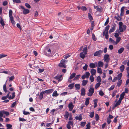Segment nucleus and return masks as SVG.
<instances>
[{"label":"nucleus","mask_w":129,"mask_h":129,"mask_svg":"<svg viewBox=\"0 0 129 129\" xmlns=\"http://www.w3.org/2000/svg\"><path fill=\"white\" fill-rule=\"evenodd\" d=\"M67 61L66 60L63 59H62L61 60L60 63L59 64L58 66L61 67L66 68V66L65 64V63Z\"/></svg>","instance_id":"f257e3e1"},{"label":"nucleus","mask_w":129,"mask_h":129,"mask_svg":"<svg viewBox=\"0 0 129 129\" xmlns=\"http://www.w3.org/2000/svg\"><path fill=\"white\" fill-rule=\"evenodd\" d=\"M87 93L88 96H92L94 92V89L92 87H90Z\"/></svg>","instance_id":"f03ea898"},{"label":"nucleus","mask_w":129,"mask_h":129,"mask_svg":"<svg viewBox=\"0 0 129 129\" xmlns=\"http://www.w3.org/2000/svg\"><path fill=\"white\" fill-rule=\"evenodd\" d=\"M94 7L95 9H96L97 11H99L100 13L102 12L103 11V8L99 6H94Z\"/></svg>","instance_id":"7ed1b4c3"},{"label":"nucleus","mask_w":129,"mask_h":129,"mask_svg":"<svg viewBox=\"0 0 129 129\" xmlns=\"http://www.w3.org/2000/svg\"><path fill=\"white\" fill-rule=\"evenodd\" d=\"M44 52L45 54L47 56H48L49 54H50L51 50L49 48H46L44 50Z\"/></svg>","instance_id":"20e7f679"},{"label":"nucleus","mask_w":129,"mask_h":129,"mask_svg":"<svg viewBox=\"0 0 129 129\" xmlns=\"http://www.w3.org/2000/svg\"><path fill=\"white\" fill-rule=\"evenodd\" d=\"M10 93V92L8 91V93L7 95L6 96L8 98V99L9 100L13 99L15 97V92H14L12 93V96H11V95L9 96V94Z\"/></svg>","instance_id":"39448f33"},{"label":"nucleus","mask_w":129,"mask_h":129,"mask_svg":"<svg viewBox=\"0 0 129 129\" xmlns=\"http://www.w3.org/2000/svg\"><path fill=\"white\" fill-rule=\"evenodd\" d=\"M20 8H21L23 10V12L24 14H26L29 13V10L28 9H25L23 6H21Z\"/></svg>","instance_id":"423d86ee"},{"label":"nucleus","mask_w":129,"mask_h":129,"mask_svg":"<svg viewBox=\"0 0 129 129\" xmlns=\"http://www.w3.org/2000/svg\"><path fill=\"white\" fill-rule=\"evenodd\" d=\"M104 59L105 61L108 62L110 60L109 55L108 54H105L104 57Z\"/></svg>","instance_id":"0eeeda50"},{"label":"nucleus","mask_w":129,"mask_h":129,"mask_svg":"<svg viewBox=\"0 0 129 129\" xmlns=\"http://www.w3.org/2000/svg\"><path fill=\"white\" fill-rule=\"evenodd\" d=\"M103 52L102 50H100L99 51H97L95 52L93 54L94 56H99Z\"/></svg>","instance_id":"6e6552de"},{"label":"nucleus","mask_w":129,"mask_h":129,"mask_svg":"<svg viewBox=\"0 0 129 129\" xmlns=\"http://www.w3.org/2000/svg\"><path fill=\"white\" fill-rule=\"evenodd\" d=\"M97 65V62L94 63H91L90 64L89 66L91 68H93L96 67Z\"/></svg>","instance_id":"1a4fd4ad"},{"label":"nucleus","mask_w":129,"mask_h":129,"mask_svg":"<svg viewBox=\"0 0 129 129\" xmlns=\"http://www.w3.org/2000/svg\"><path fill=\"white\" fill-rule=\"evenodd\" d=\"M74 106L73 105L72 102H71L69 103L68 105V107L70 111H71L73 109Z\"/></svg>","instance_id":"9d476101"},{"label":"nucleus","mask_w":129,"mask_h":129,"mask_svg":"<svg viewBox=\"0 0 129 129\" xmlns=\"http://www.w3.org/2000/svg\"><path fill=\"white\" fill-rule=\"evenodd\" d=\"M110 26L108 25L105 27V30L103 32V36H104L105 33H108V30L109 29Z\"/></svg>","instance_id":"9b49d317"},{"label":"nucleus","mask_w":129,"mask_h":129,"mask_svg":"<svg viewBox=\"0 0 129 129\" xmlns=\"http://www.w3.org/2000/svg\"><path fill=\"white\" fill-rule=\"evenodd\" d=\"M81 95L84 96L85 94L86 91L85 89L84 88H82L81 89Z\"/></svg>","instance_id":"f8f14e48"},{"label":"nucleus","mask_w":129,"mask_h":129,"mask_svg":"<svg viewBox=\"0 0 129 129\" xmlns=\"http://www.w3.org/2000/svg\"><path fill=\"white\" fill-rule=\"evenodd\" d=\"M125 95V92H123L120 95V97L119 98V100L121 101L124 98V96Z\"/></svg>","instance_id":"ddd939ff"},{"label":"nucleus","mask_w":129,"mask_h":129,"mask_svg":"<svg viewBox=\"0 0 129 129\" xmlns=\"http://www.w3.org/2000/svg\"><path fill=\"white\" fill-rule=\"evenodd\" d=\"M116 25L115 24H114L112 28L109 31V33H111L113 32L115 30V29Z\"/></svg>","instance_id":"4468645a"},{"label":"nucleus","mask_w":129,"mask_h":129,"mask_svg":"<svg viewBox=\"0 0 129 129\" xmlns=\"http://www.w3.org/2000/svg\"><path fill=\"white\" fill-rule=\"evenodd\" d=\"M90 72L91 74V75L94 76L95 75L96 70L95 69H92L91 70Z\"/></svg>","instance_id":"2eb2a0df"},{"label":"nucleus","mask_w":129,"mask_h":129,"mask_svg":"<svg viewBox=\"0 0 129 129\" xmlns=\"http://www.w3.org/2000/svg\"><path fill=\"white\" fill-rule=\"evenodd\" d=\"M62 77V75H60L55 76L54 77V78L55 79L58 80L59 81H60L62 80V79H61V78Z\"/></svg>","instance_id":"dca6fc26"},{"label":"nucleus","mask_w":129,"mask_h":129,"mask_svg":"<svg viewBox=\"0 0 129 129\" xmlns=\"http://www.w3.org/2000/svg\"><path fill=\"white\" fill-rule=\"evenodd\" d=\"M75 118L76 120H79L80 121L82 119V118L81 115V114H80L78 116H76Z\"/></svg>","instance_id":"f3484780"},{"label":"nucleus","mask_w":129,"mask_h":129,"mask_svg":"<svg viewBox=\"0 0 129 129\" xmlns=\"http://www.w3.org/2000/svg\"><path fill=\"white\" fill-rule=\"evenodd\" d=\"M121 101L119 100L116 102V103L115 104L113 108V109L117 106H118L120 105L121 103Z\"/></svg>","instance_id":"a211bd4d"},{"label":"nucleus","mask_w":129,"mask_h":129,"mask_svg":"<svg viewBox=\"0 0 129 129\" xmlns=\"http://www.w3.org/2000/svg\"><path fill=\"white\" fill-rule=\"evenodd\" d=\"M53 89H50L46 90L44 91H43L44 93H49L52 92L53 91Z\"/></svg>","instance_id":"6ab92c4d"},{"label":"nucleus","mask_w":129,"mask_h":129,"mask_svg":"<svg viewBox=\"0 0 129 129\" xmlns=\"http://www.w3.org/2000/svg\"><path fill=\"white\" fill-rule=\"evenodd\" d=\"M10 18V20L11 21V23H12L13 25H15V22L14 21V18L12 16H11L9 17Z\"/></svg>","instance_id":"aec40b11"},{"label":"nucleus","mask_w":129,"mask_h":129,"mask_svg":"<svg viewBox=\"0 0 129 129\" xmlns=\"http://www.w3.org/2000/svg\"><path fill=\"white\" fill-rule=\"evenodd\" d=\"M82 51L85 54H87V47H84Z\"/></svg>","instance_id":"412c9836"},{"label":"nucleus","mask_w":129,"mask_h":129,"mask_svg":"<svg viewBox=\"0 0 129 129\" xmlns=\"http://www.w3.org/2000/svg\"><path fill=\"white\" fill-rule=\"evenodd\" d=\"M88 82V80H83L82 81V85L83 86H85L87 83Z\"/></svg>","instance_id":"4be33fe9"},{"label":"nucleus","mask_w":129,"mask_h":129,"mask_svg":"<svg viewBox=\"0 0 129 129\" xmlns=\"http://www.w3.org/2000/svg\"><path fill=\"white\" fill-rule=\"evenodd\" d=\"M75 87L76 90H79L80 88V85L79 84H76L75 85Z\"/></svg>","instance_id":"5701e85b"},{"label":"nucleus","mask_w":129,"mask_h":129,"mask_svg":"<svg viewBox=\"0 0 129 129\" xmlns=\"http://www.w3.org/2000/svg\"><path fill=\"white\" fill-rule=\"evenodd\" d=\"M44 93L43 91L41 92L40 93V94L39 97V99L40 100H42L43 96V94H44Z\"/></svg>","instance_id":"b1692460"},{"label":"nucleus","mask_w":129,"mask_h":129,"mask_svg":"<svg viewBox=\"0 0 129 129\" xmlns=\"http://www.w3.org/2000/svg\"><path fill=\"white\" fill-rule=\"evenodd\" d=\"M121 40V38L119 37L117 38L116 40V41H115V45H116Z\"/></svg>","instance_id":"393cba45"},{"label":"nucleus","mask_w":129,"mask_h":129,"mask_svg":"<svg viewBox=\"0 0 129 129\" xmlns=\"http://www.w3.org/2000/svg\"><path fill=\"white\" fill-rule=\"evenodd\" d=\"M124 50V48L123 47H121L118 50V52L119 54L121 53Z\"/></svg>","instance_id":"a878e982"},{"label":"nucleus","mask_w":129,"mask_h":129,"mask_svg":"<svg viewBox=\"0 0 129 129\" xmlns=\"http://www.w3.org/2000/svg\"><path fill=\"white\" fill-rule=\"evenodd\" d=\"M98 65L99 67H101L103 66L104 64L102 61H99L98 62Z\"/></svg>","instance_id":"bb28decb"},{"label":"nucleus","mask_w":129,"mask_h":129,"mask_svg":"<svg viewBox=\"0 0 129 129\" xmlns=\"http://www.w3.org/2000/svg\"><path fill=\"white\" fill-rule=\"evenodd\" d=\"M58 95V94L57 93V92L55 90L54 91L52 94V96H57Z\"/></svg>","instance_id":"cd10ccee"},{"label":"nucleus","mask_w":129,"mask_h":129,"mask_svg":"<svg viewBox=\"0 0 129 129\" xmlns=\"http://www.w3.org/2000/svg\"><path fill=\"white\" fill-rule=\"evenodd\" d=\"M90 99V98H86V101L85 102V105H86L87 106L89 104V100Z\"/></svg>","instance_id":"c85d7f7f"},{"label":"nucleus","mask_w":129,"mask_h":129,"mask_svg":"<svg viewBox=\"0 0 129 129\" xmlns=\"http://www.w3.org/2000/svg\"><path fill=\"white\" fill-rule=\"evenodd\" d=\"M1 20H0V23L2 25L3 27H4L5 25L3 19L1 17Z\"/></svg>","instance_id":"c756f323"},{"label":"nucleus","mask_w":129,"mask_h":129,"mask_svg":"<svg viewBox=\"0 0 129 129\" xmlns=\"http://www.w3.org/2000/svg\"><path fill=\"white\" fill-rule=\"evenodd\" d=\"M80 76V75H77L75 77L74 79L73 80H78L79 79V78Z\"/></svg>","instance_id":"7c9ffc66"},{"label":"nucleus","mask_w":129,"mask_h":129,"mask_svg":"<svg viewBox=\"0 0 129 129\" xmlns=\"http://www.w3.org/2000/svg\"><path fill=\"white\" fill-rule=\"evenodd\" d=\"M88 17L90 21H91L93 20V18L90 13L88 14Z\"/></svg>","instance_id":"2f4dec72"},{"label":"nucleus","mask_w":129,"mask_h":129,"mask_svg":"<svg viewBox=\"0 0 129 129\" xmlns=\"http://www.w3.org/2000/svg\"><path fill=\"white\" fill-rule=\"evenodd\" d=\"M124 66L123 65L121 66L120 67V69L121 72H122L124 71Z\"/></svg>","instance_id":"473e14b6"},{"label":"nucleus","mask_w":129,"mask_h":129,"mask_svg":"<svg viewBox=\"0 0 129 129\" xmlns=\"http://www.w3.org/2000/svg\"><path fill=\"white\" fill-rule=\"evenodd\" d=\"M85 54H83L82 52L80 53V57L83 59L84 58L85 56Z\"/></svg>","instance_id":"72a5a7b5"},{"label":"nucleus","mask_w":129,"mask_h":129,"mask_svg":"<svg viewBox=\"0 0 129 129\" xmlns=\"http://www.w3.org/2000/svg\"><path fill=\"white\" fill-rule=\"evenodd\" d=\"M97 71L100 74L102 73V70L100 68H98L97 69Z\"/></svg>","instance_id":"f704fd0d"},{"label":"nucleus","mask_w":129,"mask_h":129,"mask_svg":"<svg viewBox=\"0 0 129 129\" xmlns=\"http://www.w3.org/2000/svg\"><path fill=\"white\" fill-rule=\"evenodd\" d=\"M7 81L6 82V83L3 85V90L5 92H7V87L6 85V83Z\"/></svg>","instance_id":"c9c22d12"},{"label":"nucleus","mask_w":129,"mask_h":129,"mask_svg":"<svg viewBox=\"0 0 129 129\" xmlns=\"http://www.w3.org/2000/svg\"><path fill=\"white\" fill-rule=\"evenodd\" d=\"M75 73H73L71 74L69 78L70 79H72L76 75Z\"/></svg>","instance_id":"e433bc0d"},{"label":"nucleus","mask_w":129,"mask_h":129,"mask_svg":"<svg viewBox=\"0 0 129 129\" xmlns=\"http://www.w3.org/2000/svg\"><path fill=\"white\" fill-rule=\"evenodd\" d=\"M109 42H110L111 43L115 45V41H114L111 38H110L109 39Z\"/></svg>","instance_id":"4c0bfd02"},{"label":"nucleus","mask_w":129,"mask_h":129,"mask_svg":"<svg viewBox=\"0 0 129 129\" xmlns=\"http://www.w3.org/2000/svg\"><path fill=\"white\" fill-rule=\"evenodd\" d=\"M86 77V78H88L90 75V73L88 72H86L85 73V75Z\"/></svg>","instance_id":"58836bf2"},{"label":"nucleus","mask_w":129,"mask_h":129,"mask_svg":"<svg viewBox=\"0 0 129 129\" xmlns=\"http://www.w3.org/2000/svg\"><path fill=\"white\" fill-rule=\"evenodd\" d=\"M90 115H89V116L91 118H93L94 115V112H92L90 113Z\"/></svg>","instance_id":"ea45409f"},{"label":"nucleus","mask_w":129,"mask_h":129,"mask_svg":"<svg viewBox=\"0 0 129 129\" xmlns=\"http://www.w3.org/2000/svg\"><path fill=\"white\" fill-rule=\"evenodd\" d=\"M122 75V74L121 73H120L118 75L117 79L118 80H119L121 79Z\"/></svg>","instance_id":"a19ab883"},{"label":"nucleus","mask_w":129,"mask_h":129,"mask_svg":"<svg viewBox=\"0 0 129 129\" xmlns=\"http://www.w3.org/2000/svg\"><path fill=\"white\" fill-rule=\"evenodd\" d=\"M101 83L100 82H99L96 83L95 85V88L96 89H97L100 86L101 84Z\"/></svg>","instance_id":"79ce46f5"},{"label":"nucleus","mask_w":129,"mask_h":129,"mask_svg":"<svg viewBox=\"0 0 129 129\" xmlns=\"http://www.w3.org/2000/svg\"><path fill=\"white\" fill-rule=\"evenodd\" d=\"M89 79L91 82H93L94 81V78L93 76L91 75Z\"/></svg>","instance_id":"37998d69"},{"label":"nucleus","mask_w":129,"mask_h":129,"mask_svg":"<svg viewBox=\"0 0 129 129\" xmlns=\"http://www.w3.org/2000/svg\"><path fill=\"white\" fill-rule=\"evenodd\" d=\"M122 80H119L117 83V85L118 86H119L121 84Z\"/></svg>","instance_id":"c03bdc74"},{"label":"nucleus","mask_w":129,"mask_h":129,"mask_svg":"<svg viewBox=\"0 0 129 129\" xmlns=\"http://www.w3.org/2000/svg\"><path fill=\"white\" fill-rule=\"evenodd\" d=\"M95 118L96 121H97L99 119V117L98 114H95Z\"/></svg>","instance_id":"a18cd8bd"},{"label":"nucleus","mask_w":129,"mask_h":129,"mask_svg":"<svg viewBox=\"0 0 129 129\" xmlns=\"http://www.w3.org/2000/svg\"><path fill=\"white\" fill-rule=\"evenodd\" d=\"M13 13L12 11L11 10H10L9 11V17L12 16V14Z\"/></svg>","instance_id":"49530a36"},{"label":"nucleus","mask_w":129,"mask_h":129,"mask_svg":"<svg viewBox=\"0 0 129 129\" xmlns=\"http://www.w3.org/2000/svg\"><path fill=\"white\" fill-rule=\"evenodd\" d=\"M74 83L70 84L68 86V87L70 88V89H72L74 87Z\"/></svg>","instance_id":"de8ad7c7"},{"label":"nucleus","mask_w":129,"mask_h":129,"mask_svg":"<svg viewBox=\"0 0 129 129\" xmlns=\"http://www.w3.org/2000/svg\"><path fill=\"white\" fill-rule=\"evenodd\" d=\"M97 81L99 82L101 81V79L100 76H99L97 77Z\"/></svg>","instance_id":"09e8293b"},{"label":"nucleus","mask_w":129,"mask_h":129,"mask_svg":"<svg viewBox=\"0 0 129 129\" xmlns=\"http://www.w3.org/2000/svg\"><path fill=\"white\" fill-rule=\"evenodd\" d=\"M119 32H122L123 31V29L122 27H119Z\"/></svg>","instance_id":"8fccbe9b"},{"label":"nucleus","mask_w":129,"mask_h":129,"mask_svg":"<svg viewBox=\"0 0 129 129\" xmlns=\"http://www.w3.org/2000/svg\"><path fill=\"white\" fill-rule=\"evenodd\" d=\"M81 9L83 11H84L86 10L87 8L85 7L82 6L81 8Z\"/></svg>","instance_id":"3c124183"},{"label":"nucleus","mask_w":129,"mask_h":129,"mask_svg":"<svg viewBox=\"0 0 129 129\" xmlns=\"http://www.w3.org/2000/svg\"><path fill=\"white\" fill-rule=\"evenodd\" d=\"M99 94L100 95L102 96L104 94V93L102 90H100L99 91Z\"/></svg>","instance_id":"603ef678"},{"label":"nucleus","mask_w":129,"mask_h":129,"mask_svg":"<svg viewBox=\"0 0 129 129\" xmlns=\"http://www.w3.org/2000/svg\"><path fill=\"white\" fill-rule=\"evenodd\" d=\"M4 114H5L6 116H7L9 115V112H8L5 111L3 110Z\"/></svg>","instance_id":"864d4df0"},{"label":"nucleus","mask_w":129,"mask_h":129,"mask_svg":"<svg viewBox=\"0 0 129 129\" xmlns=\"http://www.w3.org/2000/svg\"><path fill=\"white\" fill-rule=\"evenodd\" d=\"M117 91L116 90H114L112 93V96L113 97L115 96L116 95V93L117 92Z\"/></svg>","instance_id":"5fc2aeb1"},{"label":"nucleus","mask_w":129,"mask_h":129,"mask_svg":"<svg viewBox=\"0 0 129 129\" xmlns=\"http://www.w3.org/2000/svg\"><path fill=\"white\" fill-rule=\"evenodd\" d=\"M88 65L87 64H85V66L83 67V69L85 71H86L87 70Z\"/></svg>","instance_id":"6e6d98bb"},{"label":"nucleus","mask_w":129,"mask_h":129,"mask_svg":"<svg viewBox=\"0 0 129 129\" xmlns=\"http://www.w3.org/2000/svg\"><path fill=\"white\" fill-rule=\"evenodd\" d=\"M74 122L73 121H69L68 122V124L69 125H73V124Z\"/></svg>","instance_id":"4d7b16f0"},{"label":"nucleus","mask_w":129,"mask_h":129,"mask_svg":"<svg viewBox=\"0 0 129 129\" xmlns=\"http://www.w3.org/2000/svg\"><path fill=\"white\" fill-rule=\"evenodd\" d=\"M86 123V122H81L80 124V125L81 126L84 127Z\"/></svg>","instance_id":"13d9d810"},{"label":"nucleus","mask_w":129,"mask_h":129,"mask_svg":"<svg viewBox=\"0 0 129 129\" xmlns=\"http://www.w3.org/2000/svg\"><path fill=\"white\" fill-rule=\"evenodd\" d=\"M25 6L28 8L30 9L31 8L30 5L28 3H26L25 4Z\"/></svg>","instance_id":"bf43d9fd"},{"label":"nucleus","mask_w":129,"mask_h":129,"mask_svg":"<svg viewBox=\"0 0 129 129\" xmlns=\"http://www.w3.org/2000/svg\"><path fill=\"white\" fill-rule=\"evenodd\" d=\"M23 114L25 115H27L29 114L30 113L29 112H26L25 111H23Z\"/></svg>","instance_id":"052dcab7"},{"label":"nucleus","mask_w":129,"mask_h":129,"mask_svg":"<svg viewBox=\"0 0 129 129\" xmlns=\"http://www.w3.org/2000/svg\"><path fill=\"white\" fill-rule=\"evenodd\" d=\"M6 126L7 128H12V125L10 124H7L6 125Z\"/></svg>","instance_id":"680f3d73"},{"label":"nucleus","mask_w":129,"mask_h":129,"mask_svg":"<svg viewBox=\"0 0 129 129\" xmlns=\"http://www.w3.org/2000/svg\"><path fill=\"white\" fill-rule=\"evenodd\" d=\"M92 38L93 40L94 41H96V39H95V36L94 35V34H93L92 35Z\"/></svg>","instance_id":"e2e57ef3"},{"label":"nucleus","mask_w":129,"mask_h":129,"mask_svg":"<svg viewBox=\"0 0 129 129\" xmlns=\"http://www.w3.org/2000/svg\"><path fill=\"white\" fill-rule=\"evenodd\" d=\"M105 37L106 39H108L109 38L108 33H105Z\"/></svg>","instance_id":"0e129e2a"},{"label":"nucleus","mask_w":129,"mask_h":129,"mask_svg":"<svg viewBox=\"0 0 129 129\" xmlns=\"http://www.w3.org/2000/svg\"><path fill=\"white\" fill-rule=\"evenodd\" d=\"M14 78V76H12L10 77L9 78V81H12Z\"/></svg>","instance_id":"69168bd1"},{"label":"nucleus","mask_w":129,"mask_h":129,"mask_svg":"<svg viewBox=\"0 0 129 129\" xmlns=\"http://www.w3.org/2000/svg\"><path fill=\"white\" fill-rule=\"evenodd\" d=\"M19 120L20 121H26V120L23 118H21L20 117L19 118Z\"/></svg>","instance_id":"338daca9"},{"label":"nucleus","mask_w":129,"mask_h":129,"mask_svg":"<svg viewBox=\"0 0 129 129\" xmlns=\"http://www.w3.org/2000/svg\"><path fill=\"white\" fill-rule=\"evenodd\" d=\"M109 21V18H108L104 24L105 25H107L108 24Z\"/></svg>","instance_id":"774afa93"}]
</instances>
